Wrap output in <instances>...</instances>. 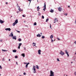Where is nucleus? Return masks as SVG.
Returning a JSON list of instances; mask_svg holds the SVG:
<instances>
[{
  "label": "nucleus",
  "instance_id": "obj_26",
  "mask_svg": "<svg viewBox=\"0 0 76 76\" xmlns=\"http://www.w3.org/2000/svg\"><path fill=\"white\" fill-rule=\"evenodd\" d=\"M2 51H7L6 50H3V49H2Z\"/></svg>",
  "mask_w": 76,
  "mask_h": 76
},
{
  "label": "nucleus",
  "instance_id": "obj_6",
  "mask_svg": "<svg viewBox=\"0 0 76 76\" xmlns=\"http://www.w3.org/2000/svg\"><path fill=\"white\" fill-rule=\"evenodd\" d=\"M54 23H56V22H58V20L57 18H55L54 20Z\"/></svg>",
  "mask_w": 76,
  "mask_h": 76
},
{
  "label": "nucleus",
  "instance_id": "obj_8",
  "mask_svg": "<svg viewBox=\"0 0 76 76\" xmlns=\"http://www.w3.org/2000/svg\"><path fill=\"white\" fill-rule=\"evenodd\" d=\"M5 29V30H6V31H10V30H11L10 28H7L6 29Z\"/></svg>",
  "mask_w": 76,
  "mask_h": 76
},
{
  "label": "nucleus",
  "instance_id": "obj_32",
  "mask_svg": "<svg viewBox=\"0 0 76 76\" xmlns=\"http://www.w3.org/2000/svg\"><path fill=\"white\" fill-rule=\"evenodd\" d=\"M42 18L43 19H44V16H42Z\"/></svg>",
  "mask_w": 76,
  "mask_h": 76
},
{
  "label": "nucleus",
  "instance_id": "obj_50",
  "mask_svg": "<svg viewBox=\"0 0 76 76\" xmlns=\"http://www.w3.org/2000/svg\"><path fill=\"white\" fill-rule=\"evenodd\" d=\"M27 63H24V64H27Z\"/></svg>",
  "mask_w": 76,
  "mask_h": 76
},
{
  "label": "nucleus",
  "instance_id": "obj_36",
  "mask_svg": "<svg viewBox=\"0 0 76 76\" xmlns=\"http://www.w3.org/2000/svg\"><path fill=\"white\" fill-rule=\"evenodd\" d=\"M57 39L58 41L60 40V39H59V38H57Z\"/></svg>",
  "mask_w": 76,
  "mask_h": 76
},
{
  "label": "nucleus",
  "instance_id": "obj_34",
  "mask_svg": "<svg viewBox=\"0 0 76 76\" xmlns=\"http://www.w3.org/2000/svg\"><path fill=\"white\" fill-rule=\"evenodd\" d=\"M26 75V73H25V72L23 73V75Z\"/></svg>",
  "mask_w": 76,
  "mask_h": 76
},
{
  "label": "nucleus",
  "instance_id": "obj_42",
  "mask_svg": "<svg viewBox=\"0 0 76 76\" xmlns=\"http://www.w3.org/2000/svg\"><path fill=\"white\" fill-rule=\"evenodd\" d=\"M24 49L25 50H26V48H24Z\"/></svg>",
  "mask_w": 76,
  "mask_h": 76
},
{
  "label": "nucleus",
  "instance_id": "obj_10",
  "mask_svg": "<svg viewBox=\"0 0 76 76\" xmlns=\"http://www.w3.org/2000/svg\"><path fill=\"white\" fill-rule=\"evenodd\" d=\"M22 43H19V46L18 47V49H20V46H21V45H22Z\"/></svg>",
  "mask_w": 76,
  "mask_h": 76
},
{
  "label": "nucleus",
  "instance_id": "obj_15",
  "mask_svg": "<svg viewBox=\"0 0 76 76\" xmlns=\"http://www.w3.org/2000/svg\"><path fill=\"white\" fill-rule=\"evenodd\" d=\"M0 23H4V21H3L1 20H0Z\"/></svg>",
  "mask_w": 76,
  "mask_h": 76
},
{
  "label": "nucleus",
  "instance_id": "obj_54",
  "mask_svg": "<svg viewBox=\"0 0 76 76\" xmlns=\"http://www.w3.org/2000/svg\"><path fill=\"white\" fill-rule=\"evenodd\" d=\"M17 6H18V4H17Z\"/></svg>",
  "mask_w": 76,
  "mask_h": 76
},
{
  "label": "nucleus",
  "instance_id": "obj_1",
  "mask_svg": "<svg viewBox=\"0 0 76 76\" xmlns=\"http://www.w3.org/2000/svg\"><path fill=\"white\" fill-rule=\"evenodd\" d=\"M33 70V72L34 73H36V69H35V66H33V67L32 69Z\"/></svg>",
  "mask_w": 76,
  "mask_h": 76
},
{
  "label": "nucleus",
  "instance_id": "obj_38",
  "mask_svg": "<svg viewBox=\"0 0 76 76\" xmlns=\"http://www.w3.org/2000/svg\"><path fill=\"white\" fill-rule=\"evenodd\" d=\"M50 28H51V24H50Z\"/></svg>",
  "mask_w": 76,
  "mask_h": 76
},
{
  "label": "nucleus",
  "instance_id": "obj_48",
  "mask_svg": "<svg viewBox=\"0 0 76 76\" xmlns=\"http://www.w3.org/2000/svg\"><path fill=\"white\" fill-rule=\"evenodd\" d=\"M75 23H76V20H75Z\"/></svg>",
  "mask_w": 76,
  "mask_h": 76
},
{
  "label": "nucleus",
  "instance_id": "obj_11",
  "mask_svg": "<svg viewBox=\"0 0 76 76\" xmlns=\"http://www.w3.org/2000/svg\"><path fill=\"white\" fill-rule=\"evenodd\" d=\"M41 50H38V53L39 54L41 55Z\"/></svg>",
  "mask_w": 76,
  "mask_h": 76
},
{
  "label": "nucleus",
  "instance_id": "obj_35",
  "mask_svg": "<svg viewBox=\"0 0 76 76\" xmlns=\"http://www.w3.org/2000/svg\"><path fill=\"white\" fill-rule=\"evenodd\" d=\"M74 74H75V76H76V72H75L74 73Z\"/></svg>",
  "mask_w": 76,
  "mask_h": 76
},
{
  "label": "nucleus",
  "instance_id": "obj_31",
  "mask_svg": "<svg viewBox=\"0 0 76 76\" xmlns=\"http://www.w3.org/2000/svg\"><path fill=\"white\" fill-rule=\"evenodd\" d=\"M36 45V43H34V42H33V45Z\"/></svg>",
  "mask_w": 76,
  "mask_h": 76
},
{
  "label": "nucleus",
  "instance_id": "obj_24",
  "mask_svg": "<svg viewBox=\"0 0 76 76\" xmlns=\"http://www.w3.org/2000/svg\"><path fill=\"white\" fill-rule=\"evenodd\" d=\"M13 53H16V50H13Z\"/></svg>",
  "mask_w": 76,
  "mask_h": 76
},
{
  "label": "nucleus",
  "instance_id": "obj_20",
  "mask_svg": "<svg viewBox=\"0 0 76 76\" xmlns=\"http://www.w3.org/2000/svg\"><path fill=\"white\" fill-rule=\"evenodd\" d=\"M36 68L37 69H39V66L38 65H36Z\"/></svg>",
  "mask_w": 76,
  "mask_h": 76
},
{
  "label": "nucleus",
  "instance_id": "obj_39",
  "mask_svg": "<svg viewBox=\"0 0 76 76\" xmlns=\"http://www.w3.org/2000/svg\"><path fill=\"white\" fill-rule=\"evenodd\" d=\"M74 44H76V41H75L74 42Z\"/></svg>",
  "mask_w": 76,
  "mask_h": 76
},
{
  "label": "nucleus",
  "instance_id": "obj_55",
  "mask_svg": "<svg viewBox=\"0 0 76 76\" xmlns=\"http://www.w3.org/2000/svg\"><path fill=\"white\" fill-rule=\"evenodd\" d=\"M12 16H11V18H12Z\"/></svg>",
  "mask_w": 76,
  "mask_h": 76
},
{
  "label": "nucleus",
  "instance_id": "obj_33",
  "mask_svg": "<svg viewBox=\"0 0 76 76\" xmlns=\"http://www.w3.org/2000/svg\"><path fill=\"white\" fill-rule=\"evenodd\" d=\"M57 60L58 61H60V60H59V58H57Z\"/></svg>",
  "mask_w": 76,
  "mask_h": 76
},
{
  "label": "nucleus",
  "instance_id": "obj_5",
  "mask_svg": "<svg viewBox=\"0 0 76 76\" xmlns=\"http://www.w3.org/2000/svg\"><path fill=\"white\" fill-rule=\"evenodd\" d=\"M59 53L60 54H61L62 56H63V55L64 54V53L61 50V52H60Z\"/></svg>",
  "mask_w": 76,
  "mask_h": 76
},
{
  "label": "nucleus",
  "instance_id": "obj_13",
  "mask_svg": "<svg viewBox=\"0 0 76 76\" xmlns=\"http://www.w3.org/2000/svg\"><path fill=\"white\" fill-rule=\"evenodd\" d=\"M28 64H29V63H28L26 65V68H27V67H28Z\"/></svg>",
  "mask_w": 76,
  "mask_h": 76
},
{
  "label": "nucleus",
  "instance_id": "obj_17",
  "mask_svg": "<svg viewBox=\"0 0 76 76\" xmlns=\"http://www.w3.org/2000/svg\"><path fill=\"white\" fill-rule=\"evenodd\" d=\"M50 12H51V13H53V12H54V10H51L50 11Z\"/></svg>",
  "mask_w": 76,
  "mask_h": 76
},
{
  "label": "nucleus",
  "instance_id": "obj_56",
  "mask_svg": "<svg viewBox=\"0 0 76 76\" xmlns=\"http://www.w3.org/2000/svg\"><path fill=\"white\" fill-rule=\"evenodd\" d=\"M75 54H76V52L75 53Z\"/></svg>",
  "mask_w": 76,
  "mask_h": 76
},
{
  "label": "nucleus",
  "instance_id": "obj_29",
  "mask_svg": "<svg viewBox=\"0 0 76 76\" xmlns=\"http://www.w3.org/2000/svg\"><path fill=\"white\" fill-rule=\"evenodd\" d=\"M15 58H18V56H15Z\"/></svg>",
  "mask_w": 76,
  "mask_h": 76
},
{
  "label": "nucleus",
  "instance_id": "obj_2",
  "mask_svg": "<svg viewBox=\"0 0 76 76\" xmlns=\"http://www.w3.org/2000/svg\"><path fill=\"white\" fill-rule=\"evenodd\" d=\"M18 23V19H16V20L15 21V22H14L13 24H12V25L13 26H15V25H16V24H17V23Z\"/></svg>",
  "mask_w": 76,
  "mask_h": 76
},
{
  "label": "nucleus",
  "instance_id": "obj_59",
  "mask_svg": "<svg viewBox=\"0 0 76 76\" xmlns=\"http://www.w3.org/2000/svg\"><path fill=\"white\" fill-rule=\"evenodd\" d=\"M0 75H1V74H0Z\"/></svg>",
  "mask_w": 76,
  "mask_h": 76
},
{
  "label": "nucleus",
  "instance_id": "obj_21",
  "mask_svg": "<svg viewBox=\"0 0 76 76\" xmlns=\"http://www.w3.org/2000/svg\"><path fill=\"white\" fill-rule=\"evenodd\" d=\"M22 56H23V57H25V54L23 53L22 54Z\"/></svg>",
  "mask_w": 76,
  "mask_h": 76
},
{
  "label": "nucleus",
  "instance_id": "obj_27",
  "mask_svg": "<svg viewBox=\"0 0 76 76\" xmlns=\"http://www.w3.org/2000/svg\"><path fill=\"white\" fill-rule=\"evenodd\" d=\"M48 20H49V19L48 18L46 20V22H48Z\"/></svg>",
  "mask_w": 76,
  "mask_h": 76
},
{
  "label": "nucleus",
  "instance_id": "obj_44",
  "mask_svg": "<svg viewBox=\"0 0 76 76\" xmlns=\"http://www.w3.org/2000/svg\"><path fill=\"white\" fill-rule=\"evenodd\" d=\"M18 10H19L20 12H21L20 9H18Z\"/></svg>",
  "mask_w": 76,
  "mask_h": 76
},
{
  "label": "nucleus",
  "instance_id": "obj_40",
  "mask_svg": "<svg viewBox=\"0 0 76 76\" xmlns=\"http://www.w3.org/2000/svg\"><path fill=\"white\" fill-rule=\"evenodd\" d=\"M0 68H1V69H2V68L1 67V66L0 65Z\"/></svg>",
  "mask_w": 76,
  "mask_h": 76
},
{
  "label": "nucleus",
  "instance_id": "obj_23",
  "mask_svg": "<svg viewBox=\"0 0 76 76\" xmlns=\"http://www.w3.org/2000/svg\"><path fill=\"white\" fill-rule=\"evenodd\" d=\"M18 40L19 41H22V39L20 38H19L18 39Z\"/></svg>",
  "mask_w": 76,
  "mask_h": 76
},
{
  "label": "nucleus",
  "instance_id": "obj_52",
  "mask_svg": "<svg viewBox=\"0 0 76 76\" xmlns=\"http://www.w3.org/2000/svg\"><path fill=\"white\" fill-rule=\"evenodd\" d=\"M40 34H41V35H42V33H40Z\"/></svg>",
  "mask_w": 76,
  "mask_h": 76
},
{
  "label": "nucleus",
  "instance_id": "obj_12",
  "mask_svg": "<svg viewBox=\"0 0 76 76\" xmlns=\"http://www.w3.org/2000/svg\"><path fill=\"white\" fill-rule=\"evenodd\" d=\"M37 11H39V9H40V8H39V7L38 6L37 7Z\"/></svg>",
  "mask_w": 76,
  "mask_h": 76
},
{
  "label": "nucleus",
  "instance_id": "obj_19",
  "mask_svg": "<svg viewBox=\"0 0 76 76\" xmlns=\"http://www.w3.org/2000/svg\"><path fill=\"white\" fill-rule=\"evenodd\" d=\"M50 38L51 39H52L53 38V35H51V36L50 37Z\"/></svg>",
  "mask_w": 76,
  "mask_h": 76
},
{
  "label": "nucleus",
  "instance_id": "obj_7",
  "mask_svg": "<svg viewBox=\"0 0 76 76\" xmlns=\"http://www.w3.org/2000/svg\"><path fill=\"white\" fill-rule=\"evenodd\" d=\"M58 10L59 11V12H61V7H59L58 8Z\"/></svg>",
  "mask_w": 76,
  "mask_h": 76
},
{
  "label": "nucleus",
  "instance_id": "obj_4",
  "mask_svg": "<svg viewBox=\"0 0 76 76\" xmlns=\"http://www.w3.org/2000/svg\"><path fill=\"white\" fill-rule=\"evenodd\" d=\"M43 7L44 9H43V10H44V11H45V9H46V5H45H45Z\"/></svg>",
  "mask_w": 76,
  "mask_h": 76
},
{
  "label": "nucleus",
  "instance_id": "obj_57",
  "mask_svg": "<svg viewBox=\"0 0 76 76\" xmlns=\"http://www.w3.org/2000/svg\"><path fill=\"white\" fill-rule=\"evenodd\" d=\"M56 41V40L55 39V40H54V41Z\"/></svg>",
  "mask_w": 76,
  "mask_h": 76
},
{
  "label": "nucleus",
  "instance_id": "obj_37",
  "mask_svg": "<svg viewBox=\"0 0 76 76\" xmlns=\"http://www.w3.org/2000/svg\"><path fill=\"white\" fill-rule=\"evenodd\" d=\"M65 16H67V14L65 13Z\"/></svg>",
  "mask_w": 76,
  "mask_h": 76
},
{
  "label": "nucleus",
  "instance_id": "obj_47",
  "mask_svg": "<svg viewBox=\"0 0 76 76\" xmlns=\"http://www.w3.org/2000/svg\"><path fill=\"white\" fill-rule=\"evenodd\" d=\"M19 11H17V13H19Z\"/></svg>",
  "mask_w": 76,
  "mask_h": 76
},
{
  "label": "nucleus",
  "instance_id": "obj_51",
  "mask_svg": "<svg viewBox=\"0 0 76 76\" xmlns=\"http://www.w3.org/2000/svg\"><path fill=\"white\" fill-rule=\"evenodd\" d=\"M34 46H36L35 45H33V46H34Z\"/></svg>",
  "mask_w": 76,
  "mask_h": 76
},
{
  "label": "nucleus",
  "instance_id": "obj_46",
  "mask_svg": "<svg viewBox=\"0 0 76 76\" xmlns=\"http://www.w3.org/2000/svg\"><path fill=\"white\" fill-rule=\"evenodd\" d=\"M16 63L17 65H18V62H16Z\"/></svg>",
  "mask_w": 76,
  "mask_h": 76
},
{
  "label": "nucleus",
  "instance_id": "obj_28",
  "mask_svg": "<svg viewBox=\"0 0 76 76\" xmlns=\"http://www.w3.org/2000/svg\"><path fill=\"white\" fill-rule=\"evenodd\" d=\"M51 42H54V40H52V39H51Z\"/></svg>",
  "mask_w": 76,
  "mask_h": 76
},
{
  "label": "nucleus",
  "instance_id": "obj_16",
  "mask_svg": "<svg viewBox=\"0 0 76 76\" xmlns=\"http://www.w3.org/2000/svg\"><path fill=\"white\" fill-rule=\"evenodd\" d=\"M37 37H41V35H40L39 34L37 35Z\"/></svg>",
  "mask_w": 76,
  "mask_h": 76
},
{
  "label": "nucleus",
  "instance_id": "obj_45",
  "mask_svg": "<svg viewBox=\"0 0 76 76\" xmlns=\"http://www.w3.org/2000/svg\"><path fill=\"white\" fill-rule=\"evenodd\" d=\"M68 7H70V6H68Z\"/></svg>",
  "mask_w": 76,
  "mask_h": 76
},
{
  "label": "nucleus",
  "instance_id": "obj_18",
  "mask_svg": "<svg viewBox=\"0 0 76 76\" xmlns=\"http://www.w3.org/2000/svg\"><path fill=\"white\" fill-rule=\"evenodd\" d=\"M10 36L11 37H13V34L12 33H11V34H10Z\"/></svg>",
  "mask_w": 76,
  "mask_h": 76
},
{
  "label": "nucleus",
  "instance_id": "obj_58",
  "mask_svg": "<svg viewBox=\"0 0 76 76\" xmlns=\"http://www.w3.org/2000/svg\"><path fill=\"white\" fill-rule=\"evenodd\" d=\"M21 11H22V10H21Z\"/></svg>",
  "mask_w": 76,
  "mask_h": 76
},
{
  "label": "nucleus",
  "instance_id": "obj_49",
  "mask_svg": "<svg viewBox=\"0 0 76 76\" xmlns=\"http://www.w3.org/2000/svg\"><path fill=\"white\" fill-rule=\"evenodd\" d=\"M9 61H10V59H9Z\"/></svg>",
  "mask_w": 76,
  "mask_h": 76
},
{
  "label": "nucleus",
  "instance_id": "obj_3",
  "mask_svg": "<svg viewBox=\"0 0 76 76\" xmlns=\"http://www.w3.org/2000/svg\"><path fill=\"white\" fill-rule=\"evenodd\" d=\"M50 75L51 76H54V73L53 72V71H51V70H50Z\"/></svg>",
  "mask_w": 76,
  "mask_h": 76
},
{
  "label": "nucleus",
  "instance_id": "obj_41",
  "mask_svg": "<svg viewBox=\"0 0 76 76\" xmlns=\"http://www.w3.org/2000/svg\"><path fill=\"white\" fill-rule=\"evenodd\" d=\"M23 17H25V16L23 15Z\"/></svg>",
  "mask_w": 76,
  "mask_h": 76
},
{
  "label": "nucleus",
  "instance_id": "obj_43",
  "mask_svg": "<svg viewBox=\"0 0 76 76\" xmlns=\"http://www.w3.org/2000/svg\"><path fill=\"white\" fill-rule=\"evenodd\" d=\"M6 4H8V3H7V2H6Z\"/></svg>",
  "mask_w": 76,
  "mask_h": 76
},
{
  "label": "nucleus",
  "instance_id": "obj_9",
  "mask_svg": "<svg viewBox=\"0 0 76 76\" xmlns=\"http://www.w3.org/2000/svg\"><path fill=\"white\" fill-rule=\"evenodd\" d=\"M65 52L66 53V54H67V56H68V57H69V54H68V52H67V51L66 50H65Z\"/></svg>",
  "mask_w": 76,
  "mask_h": 76
},
{
  "label": "nucleus",
  "instance_id": "obj_25",
  "mask_svg": "<svg viewBox=\"0 0 76 76\" xmlns=\"http://www.w3.org/2000/svg\"><path fill=\"white\" fill-rule=\"evenodd\" d=\"M42 39H44L45 38V37L44 36H42Z\"/></svg>",
  "mask_w": 76,
  "mask_h": 76
},
{
  "label": "nucleus",
  "instance_id": "obj_22",
  "mask_svg": "<svg viewBox=\"0 0 76 76\" xmlns=\"http://www.w3.org/2000/svg\"><path fill=\"white\" fill-rule=\"evenodd\" d=\"M34 26L37 25V23L35 22L34 23Z\"/></svg>",
  "mask_w": 76,
  "mask_h": 76
},
{
  "label": "nucleus",
  "instance_id": "obj_30",
  "mask_svg": "<svg viewBox=\"0 0 76 76\" xmlns=\"http://www.w3.org/2000/svg\"><path fill=\"white\" fill-rule=\"evenodd\" d=\"M16 31H17V32H18V33H20V32L19 31H18V30H16Z\"/></svg>",
  "mask_w": 76,
  "mask_h": 76
},
{
  "label": "nucleus",
  "instance_id": "obj_53",
  "mask_svg": "<svg viewBox=\"0 0 76 76\" xmlns=\"http://www.w3.org/2000/svg\"><path fill=\"white\" fill-rule=\"evenodd\" d=\"M71 63L72 64V63H73V62H71Z\"/></svg>",
  "mask_w": 76,
  "mask_h": 76
},
{
  "label": "nucleus",
  "instance_id": "obj_14",
  "mask_svg": "<svg viewBox=\"0 0 76 76\" xmlns=\"http://www.w3.org/2000/svg\"><path fill=\"white\" fill-rule=\"evenodd\" d=\"M16 36H14V37H12V38L13 39H16Z\"/></svg>",
  "mask_w": 76,
  "mask_h": 76
}]
</instances>
